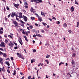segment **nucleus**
Segmentation results:
<instances>
[{
  "label": "nucleus",
  "instance_id": "obj_37",
  "mask_svg": "<svg viewBox=\"0 0 79 79\" xmlns=\"http://www.w3.org/2000/svg\"><path fill=\"white\" fill-rule=\"evenodd\" d=\"M10 37L11 39H13V37L11 36L10 35H8V37Z\"/></svg>",
  "mask_w": 79,
  "mask_h": 79
},
{
  "label": "nucleus",
  "instance_id": "obj_53",
  "mask_svg": "<svg viewBox=\"0 0 79 79\" xmlns=\"http://www.w3.org/2000/svg\"><path fill=\"white\" fill-rule=\"evenodd\" d=\"M18 48V47H15L14 48V49H17Z\"/></svg>",
  "mask_w": 79,
  "mask_h": 79
},
{
  "label": "nucleus",
  "instance_id": "obj_33",
  "mask_svg": "<svg viewBox=\"0 0 79 79\" xmlns=\"http://www.w3.org/2000/svg\"><path fill=\"white\" fill-rule=\"evenodd\" d=\"M45 61L46 62L47 64H48L49 63V62H48V60H45Z\"/></svg>",
  "mask_w": 79,
  "mask_h": 79
},
{
  "label": "nucleus",
  "instance_id": "obj_64",
  "mask_svg": "<svg viewBox=\"0 0 79 79\" xmlns=\"http://www.w3.org/2000/svg\"><path fill=\"white\" fill-rule=\"evenodd\" d=\"M23 11L24 12V13H26V10H23Z\"/></svg>",
  "mask_w": 79,
  "mask_h": 79
},
{
  "label": "nucleus",
  "instance_id": "obj_38",
  "mask_svg": "<svg viewBox=\"0 0 79 79\" xmlns=\"http://www.w3.org/2000/svg\"><path fill=\"white\" fill-rule=\"evenodd\" d=\"M3 31H2V30H0V34H3Z\"/></svg>",
  "mask_w": 79,
  "mask_h": 79
},
{
  "label": "nucleus",
  "instance_id": "obj_52",
  "mask_svg": "<svg viewBox=\"0 0 79 79\" xmlns=\"http://www.w3.org/2000/svg\"><path fill=\"white\" fill-rule=\"evenodd\" d=\"M39 37H42V35H40V34L39 35Z\"/></svg>",
  "mask_w": 79,
  "mask_h": 79
},
{
  "label": "nucleus",
  "instance_id": "obj_31",
  "mask_svg": "<svg viewBox=\"0 0 79 79\" xmlns=\"http://www.w3.org/2000/svg\"><path fill=\"white\" fill-rule=\"evenodd\" d=\"M41 15L44 16H45V14L44 13V12L42 11L41 12Z\"/></svg>",
  "mask_w": 79,
  "mask_h": 79
},
{
  "label": "nucleus",
  "instance_id": "obj_56",
  "mask_svg": "<svg viewBox=\"0 0 79 79\" xmlns=\"http://www.w3.org/2000/svg\"><path fill=\"white\" fill-rule=\"evenodd\" d=\"M57 24H60V22L59 21H57Z\"/></svg>",
  "mask_w": 79,
  "mask_h": 79
},
{
  "label": "nucleus",
  "instance_id": "obj_47",
  "mask_svg": "<svg viewBox=\"0 0 79 79\" xmlns=\"http://www.w3.org/2000/svg\"><path fill=\"white\" fill-rule=\"evenodd\" d=\"M33 52H36V50H35V49H33Z\"/></svg>",
  "mask_w": 79,
  "mask_h": 79
},
{
  "label": "nucleus",
  "instance_id": "obj_61",
  "mask_svg": "<svg viewBox=\"0 0 79 79\" xmlns=\"http://www.w3.org/2000/svg\"><path fill=\"white\" fill-rule=\"evenodd\" d=\"M39 34H37L36 35V36H37V37H39Z\"/></svg>",
  "mask_w": 79,
  "mask_h": 79
},
{
  "label": "nucleus",
  "instance_id": "obj_25",
  "mask_svg": "<svg viewBox=\"0 0 79 79\" xmlns=\"http://www.w3.org/2000/svg\"><path fill=\"white\" fill-rule=\"evenodd\" d=\"M20 22H21L22 24H24V22H23L22 20H19Z\"/></svg>",
  "mask_w": 79,
  "mask_h": 79
},
{
  "label": "nucleus",
  "instance_id": "obj_39",
  "mask_svg": "<svg viewBox=\"0 0 79 79\" xmlns=\"http://www.w3.org/2000/svg\"><path fill=\"white\" fill-rule=\"evenodd\" d=\"M33 27H32V25H30V29H32Z\"/></svg>",
  "mask_w": 79,
  "mask_h": 79
},
{
  "label": "nucleus",
  "instance_id": "obj_4",
  "mask_svg": "<svg viewBox=\"0 0 79 79\" xmlns=\"http://www.w3.org/2000/svg\"><path fill=\"white\" fill-rule=\"evenodd\" d=\"M0 46H1V47H5V43L3 42H1V44H0Z\"/></svg>",
  "mask_w": 79,
  "mask_h": 79
},
{
  "label": "nucleus",
  "instance_id": "obj_16",
  "mask_svg": "<svg viewBox=\"0 0 79 79\" xmlns=\"http://www.w3.org/2000/svg\"><path fill=\"white\" fill-rule=\"evenodd\" d=\"M64 64V62H60V63L59 65V66H61V64Z\"/></svg>",
  "mask_w": 79,
  "mask_h": 79
},
{
  "label": "nucleus",
  "instance_id": "obj_32",
  "mask_svg": "<svg viewBox=\"0 0 79 79\" xmlns=\"http://www.w3.org/2000/svg\"><path fill=\"white\" fill-rule=\"evenodd\" d=\"M75 4H76L77 5H78V3L77 2L76 0L75 1Z\"/></svg>",
  "mask_w": 79,
  "mask_h": 79
},
{
  "label": "nucleus",
  "instance_id": "obj_20",
  "mask_svg": "<svg viewBox=\"0 0 79 79\" xmlns=\"http://www.w3.org/2000/svg\"><path fill=\"white\" fill-rule=\"evenodd\" d=\"M16 75V70H15L14 71V73L13 74V76H15Z\"/></svg>",
  "mask_w": 79,
  "mask_h": 79
},
{
  "label": "nucleus",
  "instance_id": "obj_44",
  "mask_svg": "<svg viewBox=\"0 0 79 79\" xmlns=\"http://www.w3.org/2000/svg\"><path fill=\"white\" fill-rule=\"evenodd\" d=\"M52 19H55V20H56V18H55V17H53V16H52Z\"/></svg>",
  "mask_w": 79,
  "mask_h": 79
},
{
  "label": "nucleus",
  "instance_id": "obj_55",
  "mask_svg": "<svg viewBox=\"0 0 79 79\" xmlns=\"http://www.w3.org/2000/svg\"><path fill=\"white\" fill-rule=\"evenodd\" d=\"M67 74L68 75V76H69V75H70V73H67Z\"/></svg>",
  "mask_w": 79,
  "mask_h": 79
},
{
  "label": "nucleus",
  "instance_id": "obj_43",
  "mask_svg": "<svg viewBox=\"0 0 79 79\" xmlns=\"http://www.w3.org/2000/svg\"><path fill=\"white\" fill-rule=\"evenodd\" d=\"M24 7L25 8H27H27H28V6H25Z\"/></svg>",
  "mask_w": 79,
  "mask_h": 79
},
{
  "label": "nucleus",
  "instance_id": "obj_30",
  "mask_svg": "<svg viewBox=\"0 0 79 79\" xmlns=\"http://www.w3.org/2000/svg\"><path fill=\"white\" fill-rule=\"evenodd\" d=\"M77 27H79V22H77Z\"/></svg>",
  "mask_w": 79,
  "mask_h": 79
},
{
  "label": "nucleus",
  "instance_id": "obj_6",
  "mask_svg": "<svg viewBox=\"0 0 79 79\" xmlns=\"http://www.w3.org/2000/svg\"><path fill=\"white\" fill-rule=\"evenodd\" d=\"M23 18L25 21L26 22L27 21V18L26 16H25L24 15H23Z\"/></svg>",
  "mask_w": 79,
  "mask_h": 79
},
{
  "label": "nucleus",
  "instance_id": "obj_3",
  "mask_svg": "<svg viewBox=\"0 0 79 79\" xmlns=\"http://www.w3.org/2000/svg\"><path fill=\"white\" fill-rule=\"evenodd\" d=\"M13 23L15 24V27H17L18 23L16 22V21H13Z\"/></svg>",
  "mask_w": 79,
  "mask_h": 79
},
{
  "label": "nucleus",
  "instance_id": "obj_19",
  "mask_svg": "<svg viewBox=\"0 0 79 79\" xmlns=\"http://www.w3.org/2000/svg\"><path fill=\"white\" fill-rule=\"evenodd\" d=\"M24 38H25V40L27 41V42H28V40H27V38L26 36H24Z\"/></svg>",
  "mask_w": 79,
  "mask_h": 79
},
{
  "label": "nucleus",
  "instance_id": "obj_59",
  "mask_svg": "<svg viewBox=\"0 0 79 79\" xmlns=\"http://www.w3.org/2000/svg\"><path fill=\"white\" fill-rule=\"evenodd\" d=\"M55 76H56V74H55V73H53V76L55 77Z\"/></svg>",
  "mask_w": 79,
  "mask_h": 79
},
{
  "label": "nucleus",
  "instance_id": "obj_41",
  "mask_svg": "<svg viewBox=\"0 0 79 79\" xmlns=\"http://www.w3.org/2000/svg\"><path fill=\"white\" fill-rule=\"evenodd\" d=\"M10 59L11 60H14V59H13V57H11Z\"/></svg>",
  "mask_w": 79,
  "mask_h": 79
},
{
  "label": "nucleus",
  "instance_id": "obj_45",
  "mask_svg": "<svg viewBox=\"0 0 79 79\" xmlns=\"http://www.w3.org/2000/svg\"><path fill=\"white\" fill-rule=\"evenodd\" d=\"M11 16V14H10L8 16V18H10Z\"/></svg>",
  "mask_w": 79,
  "mask_h": 79
},
{
  "label": "nucleus",
  "instance_id": "obj_14",
  "mask_svg": "<svg viewBox=\"0 0 79 79\" xmlns=\"http://www.w3.org/2000/svg\"><path fill=\"white\" fill-rule=\"evenodd\" d=\"M19 18H21L22 17V13H19Z\"/></svg>",
  "mask_w": 79,
  "mask_h": 79
},
{
  "label": "nucleus",
  "instance_id": "obj_54",
  "mask_svg": "<svg viewBox=\"0 0 79 79\" xmlns=\"http://www.w3.org/2000/svg\"><path fill=\"white\" fill-rule=\"evenodd\" d=\"M31 76H29L28 77V79H31Z\"/></svg>",
  "mask_w": 79,
  "mask_h": 79
},
{
  "label": "nucleus",
  "instance_id": "obj_18",
  "mask_svg": "<svg viewBox=\"0 0 79 79\" xmlns=\"http://www.w3.org/2000/svg\"><path fill=\"white\" fill-rule=\"evenodd\" d=\"M35 61V59H33V60H31V63H33Z\"/></svg>",
  "mask_w": 79,
  "mask_h": 79
},
{
  "label": "nucleus",
  "instance_id": "obj_5",
  "mask_svg": "<svg viewBox=\"0 0 79 79\" xmlns=\"http://www.w3.org/2000/svg\"><path fill=\"white\" fill-rule=\"evenodd\" d=\"M3 59L2 58L0 57V63L2 64V65H3Z\"/></svg>",
  "mask_w": 79,
  "mask_h": 79
},
{
  "label": "nucleus",
  "instance_id": "obj_17",
  "mask_svg": "<svg viewBox=\"0 0 79 79\" xmlns=\"http://www.w3.org/2000/svg\"><path fill=\"white\" fill-rule=\"evenodd\" d=\"M30 11L31 13H32V12H33L34 11V8H33L32 7H31V9H30Z\"/></svg>",
  "mask_w": 79,
  "mask_h": 79
},
{
  "label": "nucleus",
  "instance_id": "obj_57",
  "mask_svg": "<svg viewBox=\"0 0 79 79\" xmlns=\"http://www.w3.org/2000/svg\"><path fill=\"white\" fill-rule=\"evenodd\" d=\"M4 11H6V9H5V7H4Z\"/></svg>",
  "mask_w": 79,
  "mask_h": 79
},
{
  "label": "nucleus",
  "instance_id": "obj_48",
  "mask_svg": "<svg viewBox=\"0 0 79 79\" xmlns=\"http://www.w3.org/2000/svg\"><path fill=\"white\" fill-rule=\"evenodd\" d=\"M71 30H69V33H70V34H71Z\"/></svg>",
  "mask_w": 79,
  "mask_h": 79
},
{
  "label": "nucleus",
  "instance_id": "obj_23",
  "mask_svg": "<svg viewBox=\"0 0 79 79\" xmlns=\"http://www.w3.org/2000/svg\"><path fill=\"white\" fill-rule=\"evenodd\" d=\"M31 19L32 20H34L35 19V18L34 17H31Z\"/></svg>",
  "mask_w": 79,
  "mask_h": 79
},
{
  "label": "nucleus",
  "instance_id": "obj_2",
  "mask_svg": "<svg viewBox=\"0 0 79 79\" xmlns=\"http://www.w3.org/2000/svg\"><path fill=\"white\" fill-rule=\"evenodd\" d=\"M19 42L21 45H23V42H22V40H21V38L20 37L19 38Z\"/></svg>",
  "mask_w": 79,
  "mask_h": 79
},
{
  "label": "nucleus",
  "instance_id": "obj_10",
  "mask_svg": "<svg viewBox=\"0 0 79 79\" xmlns=\"http://www.w3.org/2000/svg\"><path fill=\"white\" fill-rule=\"evenodd\" d=\"M10 43H9L8 45H9L10 47H12V46L14 45V44H13V43L11 42V41H10Z\"/></svg>",
  "mask_w": 79,
  "mask_h": 79
},
{
  "label": "nucleus",
  "instance_id": "obj_15",
  "mask_svg": "<svg viewBox=\"0 0 79 79\" xmlns=\"http://www.w3.org/2000/svg\"><path fill=\"white\" fill-rule=\"evenodd\" d=\"M71 12H73V11H74V7H73V6H72L71 7Z\"/></svg>",
  "mask_w": 79,
  "mask_h": 79
},
{
  "label": "nucleus",
  "instance_id": "obj_58",
  "mask_svg": "<svg viewBox=\"0 0 79 79\" xmlns=\"http://www.w3.org/2000/svg\"><path fill=\"white\" fill-rule=\"evenodd\" d=\"M41 32H42L43 33L44 32V30H42L41 31Z\"/></svg>",
  "mask_w": 79,
  "mask_h": 79
},
{
  "label": "nucleus",
  "instance_id": "obj_21",
  "mask_svg": "<svg viewBox=\"0 0 79 79\" xmlns=\"http://www.w3.org/2000/svg\"><path fill=\"white\" fill-rule=\"evenodd\" d=\"M3 56V57H5V58H6V57L7 55H6V53H4Z\"/></svg>",
  "mask_w": 79,
  "mask_h": 79
},
{
  "label": "nucleus",
  "instance_id": "obj_13",
  "mask_svg": "<svg viewBox=\"0 0 79 79\" xmlns=\"http://www.w3.org/2000/svg\"><path fill=\"white\" fill-rule=\"evenodd\" d=\"M15 16V13H12V15H11V16L12 18H13L14 16Z\"/></svg>",
  "mask_w": 79,
  "mask_h": 79
},
{
  "label": "nucleus",
  "instance_id": "obj_36",
  "mask_svg": "<svg viewBox=\"0 0 79 79\" xmlns=\"http://www.w3.org/2000/svg\"><path fill=\"white\" fill-rule=\"evenodd\" d=\"M76 54L75 53H73V55H72V56H73L74 57H75V56Z\"/></svg>",
  "mask_w": 79,
  "mask_h": 79
},
{
  "label": "nucleus",
  "instance_id": "obj_7",
  "mask_svg": "<svg viewBox=\"0 0 79 79\" xmlns=\"http://www.w3.org/2000/svg\"><path fill=\"white\" fill-rule=\"evenodd\" d=\"M2 71H3L4 73H5V67H3L2 69L0 68V72H1Z\"/></svg>",
  "mask_w": 79,
  "mask_h": 79
},
{
  "label": "nucleus",
  "instance_id": "obj_29",
  "mask_svg": "<svg viewBox=\"0 0 79 79\" xmlns=\"http://www.w3.org/2000/svg\"><path fill=\"white\" fill-rule=\"evenodd\" d=\"M37 2V0H31V2Z\"/></svg>",
  "mask_w": 79,
  "mask_h": 79
},
{
  "label": "nucleus",
  "instance_id": "obj_8",
  "mask_svg": "<svg viewBox=\"0 0 79 79\" xmlns=\"http://www.w3.org/2000/svg\"><path fill=\"white\" fill-rule=\"evenodd\" d=\"M14 6L16 8H17L18 9V6H19V4H15L14 5Z\"/></svg>",
  "mask_w": 79,
  "mask_h": 79
},
{
  "label": "nucleus",
  "instance_id": "obj_28",
  "mask_svg": "<svg viewBox=\"0 0 79 79\" xmlns=\"http://www.w3.org/2000/svg\"><path fill=\"white\" fill-rule=\"evenodd\" d=\"M50 56L48 55H47L46 56V58H49V57H50Z\"/></svg>",
  "mask_w": 79,
  "mask_h": 79
},
{
  "label": "nucleus",
  "instance_id": "obj_11",
  "mask_svg": "<svg viewBox=\"0 0 79 79\" xmlns=\"http://www.w3.org/2000/svg\"><path fill=\"white\" fill-rule=\"evenodd\" d=\"M38 19L39 20V21H40V22H42V17H41L40 16H39V17H38Z\"/></svg>",
  "mask_w": 79,
  "mask_h": 79
},
{
  "label": "nucleus",
  "instance_id": "obj_12",
  "mask_svg": "<svg viewBox=\"0 0 79 79\" xmlns=\"http://www.w3.org/2000/svg\"><path fill=\"white\" fill-rule=\"evenodd\" d=\"M63 26L64 27H67V24H66V23H64L63 24Z\"/></svg>",
  "mask_w": 79,
  "mask_h": 79
},
{
  "label": "nucleus",
  "instance_id": "obj_34",
  "mask_svg": "<svg viewBox=\"0 0 79 79\" xmlns=\"http://www.w3.org/2000/svg\"><path fill=\"white\" fill-rule=\"evenodd\" d=\"M6 64L8 66H10V63H9V62H6Z\"/></svg>",
  "mask_w": 79,
  "mask_h": 79
},
{
  "label": "nucleus",
  "instance_id": "obj_40",
  "mask_svg": "<svg viewBox=\"0 0 79 79\" xmlns=\"http://www.w3.org/2000/svg\"><path fill=\"white\" fill-rule=\"evenodd\" d=\"M7 71L8 73H10V70H9V69H8L7 70Z\"/></svg>",
  "mask_w": 79,
  "mask_h": 79
},
{
  "label": "nucleus",
  "instance_id": "obj_9",
  "mask_svg": "<svg viewBox=\"0 0 79 79\" xmlns=\"http://www.w3.org/2000/svg\"><path fill=\"white\" fill-rule=\"evenodd\" d=\"M42 0H36V3H42Z\"/></svg>",
  "mask_w": 79,
  "mask_h": 79
},
{
  "label": "nucleus",
  "instance_id": "obj_49",
  "mask_svg": "<svg viewBox=\"0 0 79 79\" xmlns=\"http://www.w3.org/2000/svg\"><path fill=\"white\" fill-rule=\"evenodd\" d=\"M3 53L0 51V55H3Z\"/></svg>",
  "mask_w": 79,
  "mask_h": 79
},
{
  "label": "nucleus",
  "instance_id": "obj_51",
  "mask_svg": "<svg viewBox=\"0 0 79 79\" xmlns=\"http://www.w3.org/2000/svg\"><path fill=\"white\" fill-rule=\"evenodd\" d=\"M33 37H36V35H35L34 34L33 36Z\"/></svg>",
  "mask_w": 79,
  "mask_h": 79
},
{
  "label": "nucleus",
  "instance_id": "obj_24",
  "mask_svg": "<svg viewBox=\"0 0 79 79\" xmlns=\"http://www.w3.org/2000/svg\"><path fill=\"white\" fill-rule=\"evenodd\" d=\"M42 24H43L44 26H47V24L46 23H44V22H43Z\"/></svg>",
  "mask_w": 79,
  "mask_h": 79
},
{
  "label": "nucleus",
  "instance_id": "obj_63",
  "mask_svg": "<svg viewBox=\"0 0 79 79\" xmlns=\"http://www.w3.org/2000/svg\"><path fill=\"white\" fill-rule=\"evenodd\" d=\"M25 34L26 35H27V36H28V34H27V32H26L25 33Z\"/></svg>",
  "mask_w": 79,
  "mask_h": 79
},
{
  "label": "nucleus",
  "instance_id": "obj_1",
  "mask_svg": "<svg viewBox=\"0 0 79 79\" xmlns=\"http://www.w3.org/2000/svg\"><path fill=\"white\" fill-rule=\"evenodd\" d=\"M17 55L18 56V57L20 58H22L23 57L22 56V55L21 54V53L17 52Z\"/></svg>",
  "mask_w": 79,
  "mask_h": 79
},
{
  "label": "nucleus",
  "instance_id": "obj_22",
  "mask_svg": "<svg viewBox=\"0 0 79 79\" xmlns=\"http://www.w3.org/2000/svg\"><path fill=\"white\" fill-rule=\"evenodd\" d=\"M71 63L72 64H74V61L73 60H72Z\"/></svg>",
  "mask_w": 79,
  "mask_h": 79
},
{
  "label": "nucleus",
  "instance_id": "obj_26",
  "mask_svg": "<svg viewBox=\"0 0 79 79\" xmlns=\"http://www.w3.org/2000/svg\"><path fill=\"white\" fill-rule=\"evenodd\" d=\"M5 44H7L8 42V41L6 39L5 40Z\"/></svg>",
  "mask_w": 79,
  "mask_h": 79
},
{
  "label": "nucleus",
  "instance_id": "obj_27",
  "mask_svg": "<svg viewBox=\"0 0 79 79\" xmlns=\"http://www.w3.org/2000/svg\"><path fill=\"white\" fill-rule=\"evenodd\" d=\"M24 5H25V6H27V1H26V2L24 3Z\"/></svg>",
  "mask_w": 79,
  "mask_h": 79
},
{
  "label": "nucleus",
  "instance_id": "obj_35",
  "mask_svg": "<svg viewBox=\"0 0 79 79\" xmlns=\"http://www.w3.org/2000/svg\"><path fill=\"white\" fill-rule=\"evenodd\" d=\"M6 8L7 10H10V8H9V7H8V6H7L6 7Z\"/></svg>",
  "mask_w": 79,
  "mask_h": 79
},
{
  "label": "nucleus",
  "instance_id": "obj_46",
  "mask_svg": "<svg viewBox=\"0 0 79 79\" xmlns=\"http://www.w3.org/2000/svg\"><path fill=\"white\" fill-rule=\"evenodd\" d=\"M0 50H1L2 51H4V50H3V48H0Z\"/></svg>",
  "mask_w": 79,
  "mask_h": 79
},
{
  "label": "nucleus",
  "instance_id": "obj_42",
  "mask_svg": "<svg viewBox=\"0 0 79 79\" xmlns=\"http://www.w3.org/2000/svg\"><path fill=\"white\" fill-rule=\"evenodd\" d=\"M12 63L13 64V65L14 66V67H15V63H14V62L13 61H12Z\"/></svg>",
  "mask_w": 79,
  "mask_h": 79
},
{
  "label": "nucleus",
  "instance_id": "obj_62",
  "mask_svg": "<svg viewBox=\"0 0 79 79\" xmlns=\"http://www.w3.org/2000/svg\"><path fill=\"white\" fill-rule=\"evenodd\" d=\"M16 19L17 21H19V19H18L17 17H16Z\"/></svg>",
  "mask_w": 79,
  "mask_h": 79
},
{
  "label": "nucleus",
  "instance_id": "obj_60",
  "mask_svg": "<svg viewBox=\"0 0 79 79\" xmlns=\"http://www.w3.org/2000/svg\"><path fill=\"white\" fill-rule=\"evenodd\" d=\"M15 16H16V18H17V17H19V16L17 15H15Z\"/></svg>",
  "mask_w": 79,
  "mask_h": 79
},
{
  "label": "nucleus",
  "instance_id": "obj_50",
  "mask_svg": "<svg viewBox=\"0 0 79 79\" xmlns=\"http://www.w3.org/2000/svg\"><path fill=\"white\" fill-rule=\"evenodd\" d=\"M35 25L36 26H39V24H37V23H35Z\"/></svg>",
  "mask_w": 79,
  "mask_h": 79
}]
</instances>
